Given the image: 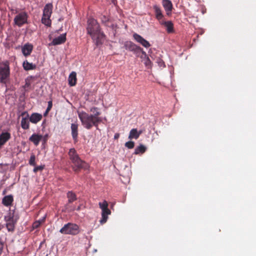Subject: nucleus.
<instances>
[{
  "mask_svg": "<svg viewBox=\"0 0 256 256\" xmlns=\"http://www.w3.org/2000/svg\"><path fill=\"white\" fill-rule=\"evenodd\" d=\"M87 31L96 45L102 44L104 41V35L100 31V26L94 19L88 20Z\"/></svg>",
  "mask_w": 256,
  "mask_h": 256,
  "instance_id": "f257e3e1",
  "label": "nucleus"
},
{
  "mask_svg": "<svg viewBox=\"0 0 256 256\" xmlns=\"http://www.w3.org/2000/svg\"><path fill=\"white\" fill-rule=\"evenodd\" d=\"M78 116L83 126L87 129H90L93 126H97L102 122V118H96L83 111L78 112Z\"/></svg>",
  "mask_w": 256,
  "mask_h": 256,
  "instance_id": "f03ea898",
  "label": "nucleus"
},
{
  "mask_svg": "<svg viewBox=\"0 0 256 256\" xmlns=\"http://www.w3.org/2000/svg\"><path fill=\"white\" fill-rule=\"evenodd\" d=\"M69 156L74 164V168L75 171L80 168L86 169L88 168V164L80 158L74 148L70 150Z\"/></svg>",
  "mask_w": 256,
  "mask_h": 256,
  "instance_id": "7ed1b4c3",
  "label": "nucleus"
},
{
  "mask_svg": "<svg viewBox=\"0 0 256 256\" xmlns=\"http://www.w3.org/2000/svg\"><path fill=\"white\" fill-rule=\"evenodd\" d=\"M10 70L7 62L0 63V82L6 84L10 76Z\"/></svg>",
  "mask_w": 256,
  "mask_h": 256,
  "instance_id": "20e7f679",
  "label": "nucleus"
},
{
  "mask_svg": "<svg viewBox=\"0 0 256 256\" xmlns=\"http://www.w3.org/2000/svg\"><path fill=\"white\" fill-rule=\"evenodd\" d=\"M52 4H46L43 10V14L42 18V22L46 26H50L51 24V16L52 11Z\"/></svg>",
  "mask_w": 256,
  "mask_h": 256,
  "instance_id": "39448f33",
  "label": "nucleus"
},
{
  "mask_svg": "<svg viewBox=\"0 0 256 256\" xmlns=\"http://www.w3.org/2000/svg\"><path fill=\"white\" fill-rule=\"evenodd\" d=\"M60 232L64 234L76 235L79 232V227L75 224L69 222L64 224Z\"/></svg>",
  "mask_w": 256,
  "mask_h": 256,
  "instance_id": "423d86ee",
  "label": "nucleus"
},
{
  "mask_svg": "<svg viewBox=\"0 0 256 256\" xmlns=\"http://www.w3.org/2000/svg\"><path fill=\"white\" fill-rule=\"evenodd\" d=\"M28 15L25 12H22L18 14L14 18V24L18 26H22L27 22Z\"/></svg>",
  "mask_w": 256,
  "mask_h": 256,
  "instance_id": "0eeeda50",
  "label": "nucleus"
},
{
  "mask_svg": "<svg viewBox=\"0 0 256 256\" xmlns=\"http://www.w3.org/2000/svg\"><path fill=\"white\" fill-rule=\"evenodd\" d=\"M4 220L6 222V226L9 232H12L14 230L16 220H14V216L11 212L8 214L4 216Z\"/></svg>",
  "mask_w": 256,
  "mask_h": 256,
  "instance_id": "6e6552de",
  "label": "nucleus"
},
{
  "mask_svg": "<svg viewBox=\"0 0 256 256\" xmlns=\"http://www.w3.org/2000/svg\"><path fill=\"white\" fill-rule=\"evenodd\" d=\"M134 39L138 43L140 44L145 48H148L150 46V44L148 41L144 39L142 36L137 34H133Z\"/></svg>",
  "mask_w": 256,
  "mask_h": 256,
  "instance_id": "1a4fd4ad",
  "label": "nucleus"
},
{
  "mask_svg": "<svg viewBox=\"0 0 256 256\" xmlns=\"http://www.w3.org/2000/svg\"><path fill=\"white\" fill-rule=\"evenodd\" d=\"M66 40V34H60L58 36L54 38L52 43L51 45L56 46L58 44H62L64 43Z\"/></svg>",
  "mask_w": 256,
  "mask_h": 256,
  "instance_id": "9d476101",
  "label": "nucleus"
},
{
  "mask_svg": "<svg viewBox=\"0 0 256 256\" xmlns=\"http://www.w3.org/2000/svg\"><path fill=\"white\" fill-rule=\"evenodd\" d=\"M162 6L168 15H170L171 14L172 4L170 0H162Z\"/></svg>",
  "mask_w": 256,
  "mask_h": 256,
  "instance_id": "9b49d317",
  "label": "nucleus"
},
{
  "mask_svg": "<svg viewBox=\"0 0 256 256\" xmlns=\"http://www.w3.org/2000/svg\"><path fill=\"white\" fill-rule=\"evenodd\" d=\"M10 134L8 132H3L0 134V147L3 146L10 138Z\"/></svg>",
  "mask_w": 256,
  "mask_h": 256,
  "instance_id": "f8f14e48",
  "label": "nucleus"
},
{
  "mask_svg": "<svg viewBox=\"0 0 256 256\" xmlns=\"http://www.w3.org/2000/svg\"><path fill=\"white\" fill-rule=\"evenodd\" d=\"M32 48L33 46L32 44H26L22 47V52L24 56H28L31 54Z\"/></svg>",
  "mask_w": 256,
  "mask_h": 256,
  "instance_id": "ddd939ff",
  "label": "nucleus"
},
{
  "mask_svg": "<svg viewBox=\"0 0 256 256\" xmlns=\"http://www.w3.org/2000/svg\"><path fill=\"white\" fill-rule=\"evenodd\" d=\"M102 210V218L100 220V222L102 224H103L106 222L108 218V216L109 214H110L111 212H110V210L108 208H106V209H104Z\"/></svg>",
  "mask_w": 256,
  "mask_h": 256,
  "instance_id": "4468645a",
  "label": "nucleus"
},
{
  "mask_svg": "<svg viewBox=\"0 0 256 256\" xmlns=\"http://www.w3.org/2000/svg\"><path fill=\"white\" fill-rule=\"evenodd\" d=\"M14 200L12 195H8L4 197L2 200V204L6 206H8L12 204Z\"/></svg>",
  "mask_w": 256,
  "mask_h": 256,
  "instance_id": "2eb2a0df",
  "label": "nucleus"
},
{
  "mask_svg": "<svg viewBox=\"0 0 256 256\" xmlns=\"http://www.w3.org/2000/svg\"><path fill=\"white\" fill-rule=\"evenodd\" d=\"M42 138V135L33 134L30 138V140L36 146H38Z\"/></svg>",
  "mask_w": 256,
  "mask_h": 256,
  "instance_id": "dca6fc26",
  "label": "nucleus"
},
{
  "mask_svg": "<svg viewBox=\"0 0 256 256\" xmlns=\"http://www.w3.org/2000/svg\"><path fill=\"white\" fill-rule=\"evenodd\" d=\"M22 66L24 70H32L35 69L36 68V64L29 62L27 60H26L23 62Z\"/></svg>",
  "mask_w": 256,
  "mask_h": 256,
  "instance_id": "f3484780",
  "label": "nucleus"
},
{
  "mask_svg": "<svg viewBox=\"0 0 256 256\" xmlns=\"http://www.w3.org/2000/svg\"><path fill=\"white\" fill-rule=\"evenodd\" d=\"M142 134V132H138L136 128H132L130 132L128 138L130 139H137L138 138L140 135Z\"/></svg>",
  "mask_w": 256,
  "mask_h": 256,
  "instance_id": "a211bd4d",
  "label": "nucleus"
},
{
  "mask_svg": "<svg viewBox=\"0 0 256 256\" xmlns=\"http://www.w3.org/2000/svg\"><path fill=\"white\" fill-rule=\"evenodd\" d=\"M42 116L40 114L34 113L31 115L30 120L34 124H36L41 120Z\"/></svg>",
  "mask_w": 256,
  "mask_h": 256,
  "instance_id": "6ab92c4d",
  "label": "nucleus"
},
{
  "mask_svg": "<svg viewBox=\"0 0 256 256\" xmlns=\"http://www.w3.org/2000/svg\"><path fill=\"white\" fill-rule=\"evenodd\" d=\"M76 82V73L72 72L68 77V83L70 86H74Z\"/></svg>",
  "mask_w": 256,
  "mask_h": 256,
  "instance_id": "aec40b11",
  "label": "nucleus"
},
{
  "mask_svg": "<svg viewBox=\"0 0 256 256\" xmlns=\"http://www.w3.org/2000/svg\"><path fill=\"white\" fill-rule=\"evenodd\" d=\"M160 24L164 26L168 32H173V24L170 21L160 22Z\"/></svg>",
  "mask_w": 256,
  "mask_h": 256,
  "instance_id": "412c9836",
  "label": "nucleus"
},
{
  "mask_svg": "<svg viewBox=\"0 0 256 256\" xmlns=\"http://www.w3.org/2000/svg\"><path fill=\"white\" fill-rule=\"evenodd\" d=\"M78 126L76 124H72L71 125L72 135L74 139L76 140L77 138Z\"/></svg>",
  "mask_w": 256,
  "mask_h": 256,
  "instance_id": "4be33fe9",
  "label": "nucleus"
},
{
  "mask_svg": "<svg viewBox=\"0 0 256 256\" xmlns=\"http://www.w3.org/2000/svg\"><path fill=\"white\" fill-rule=\"evenodd\" d=\"M154 10L156 18L158 20H160L163 18V15L162 13V11L160 7L157 6H154Z\"/></svg>",
  "mask_w": 256,
  "mask_h": 256,
  "instance_id": "5701e85b",
  "label": "nucleus"
},
{
  "mask_svg": "<svg viewBox=\"0 0 256 256\" xmlns=\"http://www.w3.org/2000/svg\"><path fill=\"white\" fill-rule=\"evenodd\" d=\"M124 47L126 50L130 51L134 50L136 48V46L131 42H126L124 44Z\"/></svg>",
  "mask_w": 256,
  "mask_h": 256,
  "instance_id": "b1692460",
  "label": "nucleus"
},
{
  "mask_svg": "<svg viewBox=\"0 0 256 256\" xmlns=\"http://www.w3.org/2000/svg\"><path fill=\"white\" fill-rule=\"evenodd\" d=\"M90 112H92V114L93 116H94L96 118H101L99 116L100 114V110L98 108L96 107H92L90 108Z\"/></svg>",
  "mask_w": 256,
  "mask_h": 256,
  "instance_id": "393cba45",
  "label": "nucleus"
},
{
  "mask_svg": "<svg viewBox=\"0 0 256 256\" xmlns=\"http://www.w3.org/2000/svg\"><path fill=\"white\" fill-rule=\"evenodd\" d=\"M142 54L144 55V62L146 66L148 68L151 67L152 62L150 58L147 56L146 53L144 52H142Z\"/></svg>",
  "mask_w": 256,
  "mask_h": 256,
  "instance_id": "a878e982",
  "label": "nucleus"
},
{
  "mask_svg": "<svg viewBox=\"0 0 256 256\" xmlns=\"http://www.w3.org/2000/svg\"><path fill=\"white\" fill-rule=\"evenodd\" d=\"M21 126L22 128L24 130L29 128V122L27 118H22L21 121Z\"/></svg>",
  "mask_w": 256,
  "mask_h": 256,
  "instance_id": "bb28decb",
  "label": "nucleus"
},
{
  "mask_svg": "<svg viewBox=\"0 0 256 256\" xmlns=\"http://www.w3.org/2000/svg\"><path fill=\"white\" fill-rule=\"evenodd\" d=\"M146 150V148L142 144H140L135 149L134 154H138L140 153H144Z\"/></svg>",
  "mask_w": 256,
  "mask_h": 256,
  "instance_id": "cd10ccee",
  "label": "nucleus"
},
{
  "mask_svg": "<svg viewBox=\"0 0 256 256\" xmlns=\"http://www.w3.org/2000/svg\"><path fill=\"white\" fill-rule=\"evenodd\" d=\"M68 198V202H72L76 200V196L74 194L69 192L67 194Z\"/></svg>",
  "mask_w": 256,
  "mask_h": 256,
  "instance_id": "c85d7f7f",
  "label": "nucleus"
},
{
  "mask_svg": "<svg viewBox=\"0 0 256 256\" xmlns=\"http://www.w3.org/2000/svg\"><path fill=\"white\" fill-rule=\"evenodd\" d=\"M98 205L102 210L106 209L108 208V203L106 200H104L102 202H100Z\"/></svg>",
  "mask_w": 256,
  "mask_h": 256,
  "instance_id": "c756f323",
  "label": "nucleus"
},
{
  "mask_svg": "<svg viewBox=\"0 0 256 256\" xmlns=\"http://www.w3.org/2000/svg\"><path fill=\"white\" fill-rule=\"evenodd\" d=\"M36 156H35L32 154L30 156V159L29 160V164L31 166H36Z\"/></svg>",
  "mask_w": 256,
  "mask_h": 256,
  "instance_id": "7c9ffc66",
  "label": "nucleus"
},
{
  "mask_svg": "<svg viewBox=\"0 0 256 256\" xmlns=\"http://www.w3.org/2000/svg\"><path fill=\"white\" fill-rule=\"evenodd\" d=\"M134 142L129 141L125 144V146L128 148H132L134 147Z\"/></svg>",
  "mask_w": 256,
  "mask_h": 256,
  "instance_id": "2f4dec72",
  "label": "nucleus"
},
{
  "mask_svg": "<svg viewBox=\"0 0 256 256\" xmlns=\"http://www.w3.org/2000/svg\"><path fill=\"white\" fill-rule=\"evenodd\" d=\"M43 168H44V166H36L34 169V172H36L38 170H42Z\"/></svg>",
  "mask_w": 256,
  "mask_h": 256,
  "instance_id": "473e14b6",
  "label": "nucleus"
},
{
  "mask_svg": "<svg viewBox=\"0 0 256 256\" xmlns=\"http://www.w3.org/2000/svg\"><path fill=\"white\" fill-rule=\"evenodd\" d=\"M40 224V222H39V221H36L33 224V228H38Z\"/></svg>",
  "mask_w": 256,
  "mask_h": 256,
  "instance_id": "72a5a7b5",
  "label": "nucleus"
},
{
  "mask_svg": "<svg viewBox=\"0 0 256 256\" xmlns=\"http://www.w3.org/2000/svg\"><path fill=\"white\" fill-rule=\"evenodd\" d=\"M52 107V102L51 101L48 102V106L46 110V112H48Z\"/></svg>",
  "mask_w": 256,
  "mask_h": 256,
  "instance_id": "f704fd0d",
  "label": "nucleus"
},
{
  "mask_svg": "<svg viewBox=\"0 0 256 256\" xmlns=\"http://www.w3.org/2000/svg\"><path fill=\"white\" fill-rule=\"evenodd\" d=\"M120 136V134L118 133H116L114 136V139H118Z\"/></svg>",
  "mask_w": 256,
  "mask_h": 256,
  "instance_id": "c9c22d12",
  "label": "nucleus"
},
{
  "mask_svg": "<svg viewBox=\"0 0 256 256\" xmlns=\"http://www.w3.org/2000/svg\"><path fill=\"white\" fill-rule=\"evenodd\" d=\"M3 248V244L1 242H0V251H1Z\"/></svg>",
  "mask_w": 256,
  "mask_h": 256,
  "instance_id": "e433bc0d",
  "label": "nucleus"
},
{
  "mask_svg": "<svg viewBox=\"0 0 256 256\" xmlns=\"http://www.w3.org/2000/svg\"><path fill=\"white\" fill-rule=\"evenodd\" d=\"M44 218L43 219H42V220H39V222H40V224L44 222Z\"/></svg>",
  "mask_w": 256,
  "mask_h": 256,
  "instance_id": "4c0bfd02",
  "label": "nucleus"
},
{
  "mask_svg": "<svg viewBox=\"0 0 256 256\" xmlns=\"http://www.w3.org/2000/svg\"><path fill=\"white\" fill-rule=\"evenodd\" d=\"M2 228V226L0 224V230H1Z\"/></svg>",
  "mask_w": 256,
  "mask_h": 256,
  "instance_id": "58836bf2",
  "label": "nucleus"
}]
</instances>
